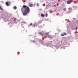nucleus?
Here are the masks:
<instances>
[{
  "label": "nucleus",
  "instance_id": "obj_1",
  "mask_svg": "<svg viewBox=\"0 0 78 78\" xmlns=\"http://www.w3.org/2000/svg\"><path fill=\"white\" fill-rule=\"evenodd\" d=\"M21 11L23 16H26L30 13V9L28 6L23 5L21 8Z\"/></svg>",
  "mask_w": 78,
  "mask_h": 78
},
{
  "label": "nucleus",
  "instance_id": "obj_2",
  "mask_svg": "<svg viewBox=\"0 0 78 78\" xmlns=\"http://www.w3.org/2000/svg\"><path fill=\"white\" fill-rule=\"evenodd\" d=\"M29 6L30 7H32L33 6V4L31 3H29Z\"/></svg>",
  "mask_w": 78,
  "mask_h": 78
},
{
  "label": "nucleus",
  "instance_id": "obj_3",
  "mask_svg": "<svg viewBox=\"0 0 78 78\" xmlns=\"http://www.w3.org/2000/svg\"><path fill=\"white\" fill-rule=\"evenodd\" d=\"M67 34L66 33H63L62 34L61 36H65V35H66Z\"/></svg>",
  "mask_w": 78,
  "mask_h": 78
},
{
  "label": "nucleus",
  "instance_id": "obj_4",
  "mask_svg": "<svg viewBox=\"0 0 78 78\" xmlns=\"http://www.w3.org/2000/svg\"><path fill=\"white\" fill-rule=\"evenodd\" d=\"M71 3V1L68 0L67 2V4H70Z\"/></svg>",
  "mask_w": 78,
  "mask_h": 78
},
{
  "label": "nucleus",
  "instance_id": "obj_5",
  "mask_svg": "<svg viewBox=\"0 0 78 78\" xmlns=\"http://www.w3.org/2000/svg\"><path fill=\"white\" fill-rule=\"evenodd\" d=\"M47 35L48 36V38H52V37H52V36H51L50 35Z\"/></svg>",
  "mask_w": 78,
  "mask_h": 78
},
{
  "label": "nucleus",
  "instance_id": "obj_6",
  "mask_svg": "<svg viewBox=\"0 0 78 78\" xmlns=\"http://www.w3.org/2000/svg\"><path fill=\"white\" fill-rule=\"evenodd\" d=\"M41 17H45V15L43 14H41Z\"/></svg>",
  "mask_w": 78,
  "mask_h": 78
},
{
  "label": "nucleus",
  "instance_id": "obj_7",
  "mask_svg": "<svg viewBox=\"0 0 78 78\" xmlns=\"http://www.w3.org/2000/svg\"><path fill=\"white\" fill-rule=\"evenodd\" d=\"M5 4L7 6H9V3H8V2H7L5 3Z\"/></svg>",
  "mask_w": 78,
  "mask_h": 78
},
{
  "label": "nucleus",
  "instance_id": "obj_8",
  "mask_svg": "<svg viewBox=\"0 0 78 78\" xmlns=\"http://www.w3.org/2000/svg\"><path fill=\"white\" fill-rule=\"evenodd\" d=\"M14 9H17V7H16V6H14Z\"/></svg>",
  "mask_w": 78,
  "mask_h": 78
},
{
  "label": "nucleus",
  "instance_id": "obj_9",
  "mask_svg": "<svg viewBox=\"0 0 78 78\" xmlns=\"http://www.w3.org/2000/svg\"><path fill=\"white\" fill-rule=\"evenodd\" d=\"M36 5L37 6H39V4L38 3H37Z\"/></svg>",
  "mask_w": 78,
  "mask_h": 78
},
{
  "label": "nucleus",
  "instance_id": "obj_10",
  "mask_svg": "<svg viewBox=\"0 0 78 78\" xmlns=\"http://www.w3.org/2000/svg\"><path fill=\"white\" fill-rule=\"evenodd\" d=\"M0 9H1V10H3V9L2 8V7H1V6H0Z\"/></svg>",
  "mask_w": 78,
  "mask_h": 78
},
{
  "label": "nucleus",
  "instance_id": "obj_11",
  "mask_svg": "<svg viewBox=\"0 0 78 78\" xmlns=\"http://www.w3.org/2000/svg\"><path fill=\"white\" fill-rule=\"evenodd\" d=\"M48 33H49V32L46 33V34H48Z\"/></svg>",
  "mask_w": 78,
  "mask_h": 78
}]
</instances>
